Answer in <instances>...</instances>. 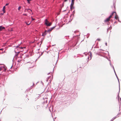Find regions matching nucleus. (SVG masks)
Segmentation results:
<instances>
[{
    "label": "nucleus",
    "instance_id": "obj_1",
    "mask_svg": "<svg viewBox=\"0 0 121 121\" xmlns=\"http://www.w3.org/2000/svg\"><path fill=\"white\" fill-rule=\"evenodd\" d=\"M45 24L47 26H50L52 24L51 22H49L47 19H45Z\"/></svg>",
    "mask_w": 121,
    "mask_h": 121
},
{
    "label": "nucleus",
    "instance_id": "obj_2",
    "mask_svg": "<svg viewBox=\"0 0 121 121\" xmlns=\"http://www.w3.org/2000/svg\"><path fill=\"white\" fill-rule=\"evenodd\" d=\"M112 15H110L108 18H106L104 21L105 22H106L109 20L110 18L111 17Z\"/></svg>",
    "mask_w": 121,
    "mask_h": 121
},
{
    "label": "nucleus",
    "instance_id": "obj_3",
    "mask_svg": "<svg viewBox=\"0 0 121 121\" xmlns=\"http://www.w3.org/2000/svg\"><path fill=\"white\" fill-rule=\"evenodd\" d=\"M55 27V26H54L48 30L47 31L48 32H50L51 31H52V30Z\"/></svg>",
    "mask_w": 121,
    "mask_h": 121
},
{
    "label": "nucleus",
    "instance_id": "obj_4",
    "mask_svg": "<svg viewBox=\"0 0 121 121\" xmlns=\"http://www.w3.org/2000/svg\"><path fill=\"white\" fill-rule=\"evenodd\" d=\"M74 0H71V3L70 5V8H72V5H73L74 4Z\"/></svg>",
    "mask_w": 121,
    "mask_h": 121
},
{
    "label": "nucleus",
    "instance_id": "obj_5",
    "mask_svg": "<svg viewBox=\"0 0 121 121\" xmlns=\"http://www.w3.org/2000/svg\"><path fill=\"white\" fill-rule=\"evenodd\" d=\"M118 82H119V90L118 93V95H117V97H118V98L119 99V92H120V82H119V80H118Z\"/></svg>",
    "mask_w": 121,
    "mask_h": 121
},
{
    "label": "nucleus",
    "instance_id": "obj_6",
    "mask_svg": "<svg viewBox=\"0 0 121 121\" xmlns=\"http://www.w3.org/2000/svg\"><path fill=\"white\" fill-rule=\"evenodd\" d=\"M5 29V27L2 26H0V31H1L2 30Z\"/></svg>",
    "mask_w": 121,
    "mask_h": 121
},
{
    "label": "nucleus",
    "instance_id": "obj_7",
    "mask_svg": "<svg viewBox=\"0 0 121 121\" xmlns=\"http://www.w3.org/2000/svg\"><path fill=\"white\" fill-rule=\"evenodd\" d=\"M119 116L117 115L116 116H115L111 120V121H113L114 119L116 118L117 117H118Z\"/></svg>",
    "mask_w": 121,
    "mask_h": 121
},
{
    "label": "nucleus",
    "instance_id": "obj_8",
    "mask_svg": "<svg viewBox=\"0 0 121 121\" xmlns=\"http://www.w3.org/2000/svg\"><path fill=\"white\" fill-rule=\"evenodd\" d=\"M5 6H4L2 10L3 11L4 13H5Z\"/></svg>",
    "mask_w": 121,
    "mask_h": 121
},
{
    "label": "nucleus",
    "instance_id": "obj_9",
    "mask_svg": "<svg viewBox=\"0 0 121 121\" xmlns=\"http://www.w3.org/2000/svg\"><path fill=\"white\" fill-rule=\"evenodd\" d=\"M14 52L16 53V55L17 56H18V54L20 52H16V51H15Z\"/></svg>",
    "mask_w": 121,
    "mask_h": 121
},
{
    "label": "nucleus",
    "instance_id": "obj_10",
    "mask_svg": "<svg viewBox=\"0 0 121 121\" xmlns=\"http://www.w3.org/2000/svg\"><path fill=\"white\" fill-rule=\"evenodd\" d=\"M112 68H113V70H114V72L115 73V75L116 76V77H117L116 73V72L115 71V69H114V66H112Z\"/></svg>",
    "mask_w": 121,
    "mask_h": 121
},
{
    "label": "nucleus",
    "instance_id": "obj_11",
    "mask_svg": "<svg viewBox=\"0 0 121 121\" xmlns=\"http://www.w3.org/2000/svg\"><path fill=\"white\" fill-rule=\"evenodd\" d=\"M107 59L110 62V64L111 66L112 67V66H113V65H112L111 64V60H109L108 58H107Z\"/></svg>",
    "mask_w": 121,
    "mask_h": 121
},
{
    "label": "nucleus",
    "instance_id": "obj_12",
    "mask_svg": "<svg viewBox=\"0 0 121 121\" xmlns=\"http://www.w3.org/2000/svg\"><path fill=\"white\" fill-rule=\"evenodd\" d=\"M46 31H45L43 33L42 35V36H44L46 35Z\"/></svg>",
    "mask_w": 121,
    "mask_h": 121
},
{
    "label": "nucleus",
    "instance_id": "obj_13",
    "mask_svg": "<svg viewBox=\"0 0 121 121\" xmlns=\"http://www.w3.org/2000/svg\"><path fill=\"white\" fill-rule=\"evenodd\" d=\"M16 47V48H15V50H16V49H17V48H19V46L18 45L17 46H15V47Z\"/></svg>",
    "mask_w": 121,
    "mask_h": 121
},
{
    "label": "nucleus",
    "instance_id": "obj_14",
    "mask_svg": "<svg viewBox=\"0 0 121 121\" xmlns=\"http://www.w3.org/2000/svg\"><path fill=\"white\" fill-rule=\"evenodd\" d=\"M74 7H73V5H72V8H70V9L72 10L73 9H74Z\"/></svg>",
    "mask_w": 121,
    "mask_h": 121
},
{
    "label": "nucleus",
    "instance_id": "obj_15",
    "mask_svg": "<svg viewBox=\"0 0 121 121\" xmlns=\"http://www.w3.org/2000/svg\"><path fill=\"white\" fill-rule=\"evenodd\" d=\"M27 24V25H29L30 24V22L29 23H28L27 22H25Z\"/></svg>",
    "mask_w": 121,
    "mask_h": 121
},
{
    "label": "nucleus",
    "instance_id": "obj_16",
    "mask_svg": "<svg viewBox=\"0 0 121 121\" xmlns=\"http://www.w3.org/2000/svg\"><path fill=\"white\" fill-rule=\"evenodd\" d=\"M119 98H120V100L121 101V98H120L119 97V99L118 98V101L119 102Z\"/></svg>",
    "mask_w": 121,
    "mask_h": 121
},
{
    "label": "nucleus",
    "instance_id": "obj_17",
    "mask_svg": "<svg viewBox=\"0 0 121 121\" xmlns=\"http://www.w3.org/2000/svg\"><path fill=\"white\" fill-rule=\"evenodd\" d=\"M114 13H116V12H112V14L111 15H112H112Z\"/></svg>",
    "mask_w": 121,
    "mask_h": 121
},
{
    "label": "nucleus",
    "instance_id": "obj_18",
    "mask_svg": "<svg viewBox=\"0 0 121 121\" xmlns=\"http://www.w3.org/2000/svg\"><path fill=\"white\" fill-rule=\"evenodd\" d=\"M21 7L20 6L18 8V10H19L20 9H21Z\"/></svg>",
    "mask_w": 121,
    "mask_h": 121
},
{
    "label": "nucleus",
    "instance_id": "obj_19",
    "mask_svg": "<svg viewBox=\"0 0 121 121\" xmlns=\"http://www.w3.org/2000/svg\"><path fill=\"white\" fill-rule=\"evenodd\" d=\"M30 0H27V1L28 3H30V2H29V1Z\"/></svg>",
    "mask_w": 121,
    "mask_h": 121
},
{
    "label": "nucleus",
    "instance_id": "obj_20",
    "mask_svg": "<svg viewBox=\"0 0 121 121\" xmlns=\"http://www.w3.org/2000/svg\"><path fill=\"white\" fill-rule=\"evenodd\" d=\"M2 67H0V71H1L2 69Z\"/></svg>",
    "mask_w": 121,
    "mask_h": 121
},
{
    "label": "nucleus",
    "instance_id": "obj_21",
    "mask_svg": "<svg viewBox=\"0 0 121 121\" xmlns=\"http://www.w3.org/2000/svg\"><path fill=\"white\" fill-rule=\"evenodd\" d=\"M23 15L26 16H27V14H23Z\"/></svg>",
    "mask_w": 121,
    "mask_h": 121
},
{
    "label": "nucleus",
    "instance_id": "obj_22",
    "mask_svg": "<svg viewBox=\"0 0 121 121\" xmlns=\"http://www.w3.org/2000/svg\"><path fill=\"white\" fill-rule=\"evenodd\" d=\"M43 52H42L41 53V55H40L39 57H38V58H39L40 57V56L42 55V54H43Z\"/></svg>",
    "mask_w": 121,
    "mask_h": 121
},
{
    "label": "nucleus",
    "instance_id": "obj_23",
    "mask_svg": "<svg viewBox=\"0 0 121 121\" xmlns=\"http://www.w3.org/2000/svg\"><path fill=\"white\" fill-rule=\"evenodd\" d=\"M97 40L98 41H100V39H97Z\"/></svg>",
    "mask_w": 121,
    "mask_h": 121
},
{
    "label": "nucleus",
    "instance_id": "obj_24",
    "mask_svg": "<svg viewBox=\"0 0 121 121\" xmlns=\"http://www.w3.org/2000/svg\"><path fill=\"white\" fill-rule=\"evenodd\" d=\"M114 18H115L116 19H117V17L115 16V17H114Z\"/></svg>",
    "mask_w": 121,
    "mask_h": 121
},
{
    "label": "nucleus",
    "instance_id": "obj_25",
    "mask_svg": "<svg viewBox=\"0 0 121 121\" xmlns=\"http://www.w3.org/2000/svg\"><path fill=\"white\" fill-rule=\"evenodd\" d=\"M26 9H27V10H30V11H32V10H31V9H25V11H26Z\"/></svg>",
    "mask_w": 121,
    "mask_h": 121
},
{
    "label": "nucleus",
    "instance_id": "obj_26",
    "mask_svg": "<svg viewBox=\"0 0 121 121\" xmlns=\"http://www.w3.org/2000/svg\"><path fill=\"white\" fill-rule=\"evenodd\" d=\"M31 19H32V21H33V20H35V19H34V18H33L32 17H31Z\"/></svg>",
    "mask_w": 121,
    "mask_h": 121
},
{
    "label": "nucleus",
    "instance_id": "obj_27",
    "mask_svg": "<svg viewBox=\"0 0 121 121\" xmlns=\"http://www.w3.org/2000/svg\"><path fill=\"white\" fill-rule=\"evenodd\" d=\"M90 52V53L91 57V55H92V53H91V52Z\"/></svg>",
    "mask_w": 121,
    "mask_h": 121
},
{
    "label": "nucleus",
    "instance_id": "obj_28",
    "mask_svg": "<svg viewBox=\"0 0 121 121\" xmlns=\"http://www.w3.org/2000/svg\"><path fill=\"white\" fill-rule=\"evenodd\" d=\"M4 71L5 72L6 70V68H4Z\"/></svg>",
    "mask_w": 121,
    "mask_h": 121
},
{
    "label": "nucleus",
    "instance_id": "obj_29",
    "mask_svg": "<svg viewBox=\"0 0 121 121\" xmlns=\"http://www.w3.org/2000/svg\"><path fill=\"white\" fill-rule=\"evenodd\" d=\"M64 6V3H63L62 4V7H63Z\"/></svg>",
    "mask_w": 121,
    "mask_h": 121
},
{
    "label": "nucleus",
    "instance_id": "obj_30",
    "mask_svg": "<svg viewBox=\"0 0 121 121\" xmlns=\"http://www.w3.org/2000/svg\"><path fill=\"white\" fill-rule=\"evenodd\" d=\"M9 5V4L8 3H7V4H6V5H5V6H7V5Z\"/></svg>",
    "mask_w": 121,
    "mask_h": 121
},
{
    "label": "nucleus",
    "instance_id": "obj_31",
    "mask_svg": "<svg viewBox=\"0 0 121 121\" xmlns=\"http://www.w3.org/2000/svg\"><path fill=\"white\" fill-rule=\"evenodd\" d=\"M117 80H118H118H119V78H118V77H117Z\"/></svg>",
    "mask_w": 121,
    "mask_h": 121
},
{
    "label": "nucleus",
    "instance_id": "obj_32",
    "mask_svg": "<svg viewBox=\"0 0 121 121\" xmlns=\"http://www.w3.org/2000/svg\"><path fill=\"white\" fill-rule=\"evenodd\" d=\"M105 45L106 46H107V43H105Z\"/></svg>",
    "mask_w": 121,
    "mask_h": 121
},
{
    "label": "nucleus",
    "instance_id": "obj_33",
    "mask_svg": "<svg viewBox=\"0 0 121 121\" xmlns=\"http://www.w3.org/2000/svg\"><path fill=\"white\" fill-rule=\"evenodd\" d=\"M19 48H22H22H23V47H19Z\"/></svg>",
    "mask_w": 121,
    "mask_h": 121
},
{
    "label": "nucleus",
    "instance_id": "obj_34",
    "mask_svg": "<svg viewBox=\"0 0 121 121\" xmlns=\"http://www.w3.org/2000/svg\"><path fill=\"white\" fill-rule=\"evenodd\" d=\"M67 0H65L64 1V2H66V1H67Z\"/></svg>",
    "mask_w": 121,
    "mask_h": 121
},
{
    "label": "nucleus",
    "instance_id": "obj_35",
    "mask_svg": "<svg viewBox=\"0 0 121 121\" xmlns=\"http://www.w3.org/2000/svg\"><path fill=\"white\" fill-rule=\"evenodd\" d=\"M66 10H64L63 11V12H64V11H66Z\"/></svg>",
    "mask_w": 121,
    "mask_h": 121
},
{
    "label": "nucleus",
    "instance_id": "obj_36",
    "mask_svg": "<svg viewBox=\"0 0 121 121\" xmlns=\"http://www.w3.org/2000/svg\"><path fill=\"white\" fill-rule=\"evenodd\" d=\"M46 105H47V106H48V104H46Z\"/></svg>",
    "mask_w": 121,
    "mask_h": 121
},
{
    "label": "nucleus",
    "instance_id": "obj_37",
    "mask_svg": "<svg viewBox=\"0 0 121 121\" xmlns=\"http://www.w3.org/2000/svg\"><path fill=\"white\" fill-rule=\"evenodd\" d=\"M17 61L18 62H20V60H18Z\"/></svg>",
    "mask_w": 121,
    "mask_h": 121
},
{
    "label": "nucleus",
    "instance_id": "obj_38",
    "mask_svg": "<svg viewBox=\"0 0 121 121\" xmlns=\"http://www.w3.org/2000/svg\"><path fill=\"white\" fill-rule=\"evenodd\" d=\"M3 50V49L2 48H1V49H0V50Z\"/></svg>",
    "mask_w": 121,
    "mask_h": 121
},
{
    "label": "nucleus",
    "instance_id": "obj_39",
    "mask_svg": "<svg viewBox=\"0 0 121 121\" xmlns=\"http://www.w3.org/2000/svg\"><path fill=\"white\" fill-rule=\"evenodd\" d=\"M3 14V13H1V15H2Z\"/></svg>",
    "mask_w": 121,
    "mask_h": 121
},
{
    "label": "nucleus",
    "instance_id": "obj_40",
    "mask_svg": "<svg viewBox=\"0 0 121 121\" xmlns=\"http://www.w3.org/2000/svg\"><path fill=\"white\" fill-rule=\"evenodd\" d=\"M13 66V65H12V66H11V68H10V69H11V68H12V67Z\"/></svg>",
    "mask_w": 121,
    "mask_h": 121
},
{
    "label": "nucleus",
    "instance_id": "obj_41",
    "mask_svg": "<svg viewBox=\"0 0 121 121\" xmlns=\"http://www.w3.org/2000/svg\"><path fill=\"white\" fill-rule=\"evenodd\" d=\"M37 107H38L37 108H38V107H39V106H37Z\"/></svg>",
    "mask_w": 121,
    "mask_h": 121
},
{
    "label": "nucleus",
    "instance_id": "obj_42",
    "mask_svg": "<svg viewBox=\"0 0 121 121\" xmlns=\"http://www.w3.org/2000/svg\"><path fill=\"white\" fill-rule=\"evenodd\" d=\"M20 45V44H18V45L19 46Z\"/></svg>",
    "mask_w": 121,
    "mask_h": 121
},
{
    "label": "nucleus",
    "instance_id": "obj_43",
    "mask_svg": "<svg viewBox=\"0 0 121 121\" xmlns=\"http://www.w3.org/2000/svg\"><path fill=\"white\" fill-rule=\"evenodd\" d=\"M118 21L119 22H121L120 21H119V19L118 20Z\"/></svg>",
    "mask_w": 121,
    "mask_h": 121
},
{
    "label": "nucleus",
    "instance_id": "obj_44",
    "mask_svg": "<svg viewBox=\"0 0 121 121\" xmlns=\"http://www.w3.org/2000/svg\"><path fill=\"white\" fill-rule=\"evenodd\" d=\"M23 48H26V47H23Z\"/></svg>",
    "mask_w": 121,
    "mask_h": 121
},
{
    "label": "nucleus",
    "instance_id": "obj_45",
    "mask_svg": "<svg viewBox=\"0 0 121 121\" xmlns=\"http://www.w3.org/2000/svg\"><path fill=\"white\" fill-rule=\"evenodd\" d=\"M34 41H33V42H32V43H34Z\"/></svg>",
    "mask_w": 121,
    "mask_h": 121
},
{
    "label": "nucleus",
    "instance_id": "obj_46",
    "mask_svg": "<svg viewBox=\"0 0 121 121\" xmlns=\"http://www.w3.org/2000/svg\"><path fill=\"white\" fill-rule=\"evenodd\" d=\"M116 22L115 21V22H114V23H116Z\"/></svg>",
    "mask_w": 121,
    "mask_h": 121
},
{
    "label": "nucleus",
    "instance_id": "obj_47",
    "mask_svg": "<svg viewBox=\"0 0 121 121\" xmlns=\"http://www.w3.org/2000/svg\"><path fill=\"white\" fill-rule=\"evenodd\" d=\"M34 83H33V85H34Z\"/></svg>",
    "mask_w": 121,
    "mask_h": 121
},
{
    "label": "nucleus",
    "instance_id": "obj_48",
    "mask_svg": "<svg viewBox=\"0 0 121 121\" xmlns=\"http://www.w3.org/2000/svg\"><path fill=\"white\" fill-rule=\"evenodd\" d=\"M68 6H67V9H66L68 8Z\"/></svg>",
    "mask_w": 121,
    "mask_h": 121
},
{
    "label": "nucleus",
    "instance_id": "obj_49",
    "mask_svg": "<svg viewBox=\"0 0 121 121\" xmlns=\"http://www.w3.org/2000/svg\"><path fill=\"white\" fill-rule=\"evenodd\" d=\"M39 50V49H38V50Z\"/></svg>",
    "mask_w": 121,
    "mask_h": 121
},
{
    "label": "nucleus",
    "instance_id": "obj_50",
    "mask_svg": "<svg viewBox=\"0 0 121 121\" xmlns=\"http://www.w3.org/2000/svg\"><path fill=\"white\" fill-rule=\"evenodd\" d=\"M22 43L21 42L20 44H21Z\"/></svg>",
    "mask_w": 121,
    "mask_h": 121
},
{
    "label": "nucleus",
    "instance_id": "obj_51",
    "mask_svg": "<svg viewBox=\"0 0 121 121\" xmlns=\"http://www.w3.org/2000/svg\"><path fill=\"white\" fill-rule=\"evenodd\" d=\"M49 73H48V74H49Z\"/></svg>",
    "mask_w": 121,
    "mask_h": 121
},
{
    "label": "nucleus",
    "instance_id": "obj_52",
    "mask_svg": "<svg viewBox=\"0 0 121 121\" xmlns=\"http://www.w3.org/2000/svg\"><path fill=\"white\" fill-rule=\"evenodd\" d=\"M1 65V64H0V65Z\"/></svg>",
    "mask_w": 121,
    "mask_h": 121
}]
</instances>
